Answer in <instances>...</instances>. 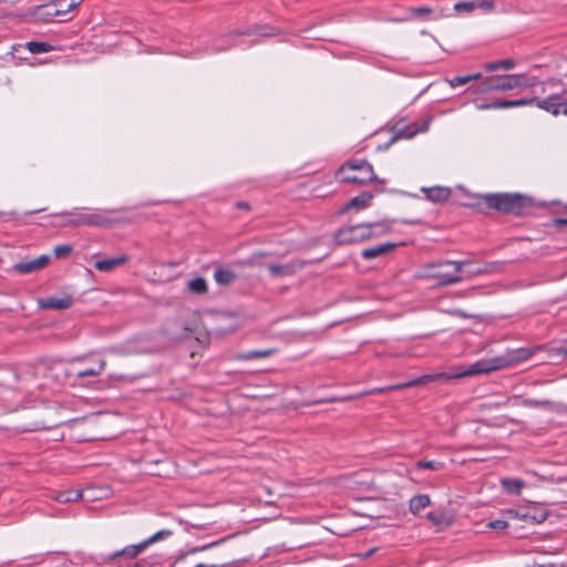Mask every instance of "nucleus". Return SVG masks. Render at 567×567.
<instances>
[{
    "instance_id": "nucleus-1",
    "label": "nucleus",
    "mask_w": 567,
    "mask_h": 567,
    "mask_svg": "<svg viewBox=\"0 0 567 567\" xmlns=\"http://www.w3.org/2000/svg\"><path fill=\"white\" fill-rule=\"evenodd\" d=\"M540 347L536 348H518L508 351L505 355L493 358V359H484L476 361L468 367H456L452 373H440V374H425L417 379L411 380L409 382L393 384L384 388H374L362 395L368 394H377V393H385L388 391H395L408 389L412 386H416L420 384H424L429 381L440 380V379H457L463 377H471L481 373H488L492 371L501 370L509 365L517 364L519 362L528 360L536 351H538Z\"/></svg>"
},
{
    "instance_id": "nucleus-2",
    "label": "nucleus",
    "mask_w": 567,
    "mask_h": 567,
    "mask_svg": "<svg viewBox=\"0 0 567 567\" xmlns=\"http://www.w3.org/2000/svg\"><path fill=\"white\" fill-rule=\"evenodd\" d=\"M482 200L488 208L504 214L523 215L533 207L530 197L516 193L486 194Z\"/></svg>"
},
{
    "instance_id": "nucleus-3",
    "label": "nucleus",
    "mask_w": 567,
    "mask_h": 567,
    "mask_svg": "<svg viewBox=\"0 0 567 567\" xmlns=\"http://www.w3.org/2000/svg\"><path fill=\"white\" fill-rule=\"evenodd\" d=\"M388 231L389 227L384 223L358 224L340 228L334 234V240L339 245H349L386 234Z\"/></svg>"
},
{
    "instance_id": "nucleus-4",
    "label": "nucleus",
    "mask_w": 567,
    "mask_h": 567,
    "mask_svg": "<svg viewBox=\"0 0 567 567\" xmlns=\"http://www.w3.org/2000/svg\"><path fill=\"white\" fill-rule=\"evenodd\" d=\"M337 176L346 183L367 184L378 181L372 165L365 159H349L337 172Z\"/></svg>"
},
{
    "instance_id": "nucleus-5",
    "label": "nucleus",
    "mask_w": 567,
    "mask_h": 567,
    "mask_svg": "<svg viewBox=\"0 0 567 567\" xmlns=\"http://www.w3.org/2000/svg\"><path fill=\"white\" fill-rule=\"evenodd\" d=\"M58 215L65 218L62 223L65 227L91 226L106 228L112 225V219L107 216L106 212L101 209L90 213L78 210L64 212Z\"/></svg>"
},
{
    "instance_id": "nucleus-6",
    "label": "nucleus",
    "mask_w": 567,
    "mask_h": 567,
    "mask_svg": "<svg viewBox=\"0 0 567 567\" xmlns=\"http://www.w3.org/2000/svg\"><path fill=\"white\" fill-rule=\"evenodd\" d=\"M470 264V260H447L436 265H430L429 268L434 270L431 276L437 279L440 285L450 286L463 280V276L461 274Z\"/></svg>"
},
{
    "instance_id": "nucleus-7",
    "label": "nucleus",
    "mask_w": 567,
    "mask_h": 567,
    "mask_svg": "<svg viewBox=\"0 0 567 567\" xmlns=\"http://www.w3.org/2000/svg\"><path fill=\"white\" fill-rule=\"evenodd\" d=\"M528 85V80L523 74L492 75L482 81L478 92L509 91Z\"/></svg>"
},
{
    "instance_id": "nucleus-8",
    "label": "nucleus",
    "mask_w": 567,
    "mask_h": 567,
    "mask_svg": "<svg viewBox=\"0 0 567 567\" xmlns=\"http://www.w3.org/2000/svg\"><path fill=\"white\" fill-rule=\"evenodd\" d=\"M172 535H173V532L171 529H162L138 544L128 545L125 548H123L122 550H117V551L109 555L105 558V560H115L118 557H125L127 559H133V558L137 557L140 554H142L146 548H148L153 544L165 540L168 537H171Z\"/></svg>"
},
{
    "instance_id": "nucleus-9",
    "label": "nucleus",
    "mask_w": 567,
    "mask_h": 567,
    "mask_svg": "<svg viewBox=\"0 0 567 567\" xmlns=\"http://www.w3.org/2000/svg\"><path fill=\"white\" fill-rule=\"evenodd\" d=\"M430 118L423 120L421 122H414L406 124L404 122L396 123L392 128V138L390 144L400 138H412L417 133H423L429 130Z\"/></svg>"
},
{
    "instance_id": "nucleus-10",
    "label": "nucleus",
    "mask_w": 567,
    "mask_h": 567,
    "mask_svg": "<svg viewBox=\"0 0 567 567\" xmlns=\"http://www.w3.org/2000/svg\"><path fill=\"white\" fill-rule=\"evenodd\" d=\"M303 266V261L297 260L285 265L269 264L267 269L274 278H281L292 276L297 270L302 269Z\"/></svg>"
},
{
    "instance_id": "nucleus-11",
    "label": "nucleus",
    "mask_w": 567,
    "mask_h": 567,
    "mask_svg": "<svg viewBox=\"0 0 567 567\" xmlns=\"http://www.w3.org/2000/svg\"><path fill=\"white\" fill-rule=\"evenodd\" d=\"M49 260L50 259L47 255H42L35 259L16 264L13 266V270L18 274H31L44 268Z\"/></svg>"
},
{
    "instance_id": "nucleus-12",
    "label": "nucleus",
    "mask_w": 567,
    "mask_h": 567,
    "mask_svg": "<svg viewBox=\"0 0 567 567\" xmlns=\"http://www.w3.org/2000/svg\"><path fill=\"white\" fill-rule=\"evenodd\" d=\"M41 308L64 310L73 305V299L70 296L64 297H47L39 300Z\"/></svg>"
},
{
    "instance_id": "nucleus-13",
    "label": "nucleus",
    "mask_w": 567,
    "mask_h": 567,
    "mask_svg": "<svg viewBox=\"0 0 567 567\" xmlns=\"http://www.w3.org/2000/svg\"><path fill=\"white\" fill-rule=\"evenodd\" d=\"M426 198L433 203H443L447 200L452 194L449 187L433 186L429 188H422Z\"/></svg>"
},
{
    "instance_id": "nucleus-14",
    "label": "nucleus",
    "mask_w": 567,
    "mask_h": 567,
    "mask_svg": "<svg viewBox=\"0 0 567 567\" xmlns=\"http://www.w3.org/2000/svg\"><path fill=\"white\" fill-rule=\"evenodd\" d=\"M426 519L436 526V530H443L453 524V517L444 511L430 512L426 514Z\"/></svg>"
},
{
    "instance_id": "nucleus-15",
    "label": "nucleus",
    "mask_w": 567,
    "mask_h": 567,
    "mask_svg": "<svg viewBox=\"0 0 567 567\" xmlns=\"http://www.w3.org/2000/svg\"><path fill=\"white\" fill-rule=\"evenodd\" d=\"M128 261V257L126 255H122L114 258H107L103 260H97L94 264L96 270L102 272H109L116 267H120Z\"/></svg>"
},
{
    "instance_id": "nucleus-16",
    "label": "nucleus",
    "mask_w": 567,
    "mask_h": 567,
    "mask_svg": "<svg viewBox=\"0 0 567 567\" xmlns=\"http://www.w3.org/2000/svg\"><path fill=\"white\" fill-rule=\"evenodd\" d=\"M395 244L391 243L381 244L374 247L363 249L361 256L367 260L374 259L391 252L395 248Z\"/></svg>"
},
{
    "instance_id": "nucleus-17",
    "label": "nucleus",
    "mask_w": 567,
    "mask_h": 567,
    "mask_svg": "<svg viewBox=\"0 0 567 567\" xmlns=\"http://www.w3.org/2000/svg\"><path fill=\"white\" fill-rule=\"evenodd\" d=\"M535 103L537 104V106L539 109L545 110V111L551 113L553 115L560 114L561 101H560V97L557 95H551L545 100L536 99Z\"/></svg>"
},
{
    "instance_id": "nucleus-18",
    "label": "nucleus",
    "mask_w": 567,
    "mask_h": 567,
    "mask_svg": "<svg viewBox=\"0 0 567 567\" xmlns=\"http://www.w3.org/2000/svg\"><path fill=\"white\" fill-rule=\"evenodd\" d=\"M431 498L426 494H419L413 496L409 502V509L410 512L416 516L419 515L424 508L430 506Z\"/></svg>"
},
{
    "instance_id": "nucleus-19",
    "label": "nucleus",
    "mask_w": 567,
    "mask_h": 567,
    "mask_svg": "<svg viewBox=\"0 0 567 567\" xmlns=\"http://www.w3.org/2000/svg\"><path fill=\"white\" fill-rule=\"evenodd\" d=\"M82 1L83 0H53V14H60V17H63L71 10L75 9Z\"/></svg>"
},
{
    "instance_id": "nucleus-20",
    "label": "nucleus",
    "mask_w": 567,
    "mask_h": 567,
    "mask_svg": "<svg viewBox=\"0 0 567 567\" xmlns=\"http://www.w3.org/2000/svg\"><path fill=\"white\" fill-rule=\"evenodd\" d=\"M106 367L105 360H100L94 367L79 370L75 372L76 380H82L86 377H97L100 375Z\"/></svg>"
},
{
    "instance_id": "nucleus-21",
    "label": "nucleus",
    "mask_w": 567,
    "mask_h": 567,
    "mask_svg": "<svg viewBox=\"0 0 567 567\" xmlns=\"http://www.w3.org/2000/svg\"><path fill=\"white\" fill-rule=\"evenodd\" d=\"M83 492L78 489H68L55 493L52 498L59 503H71L82 498Z\"/></svg>"
},
{
    "instance_id": "nucleus-22",
    "label": "nucleus",
    "mask_w": 567,
    "mask_h": 567,
    "mask_svg": "<svg viewBox=\"0 0 567 567\" xmlns=\"http://www.w3.org/2000/svg\"><path fill=\"white\" fill-rule=\"evenodd\" d=\"M372 194L370 193H361L360 195L353 197L348 204L347 206L344 207V209H350V208H363V207H367L369 206L371 199H372Z\"/></svg>"
},
{
    "instance_id": "nucleus-23",
    "label": "nucleus",
    "mask_w": 567,
    "mask_h": 567,
    "mask_svg": "<svg viewBox=\"0 0 567 567\" xmlns=\"http://www.w3.org/2000/svg\"><path fill=\"white\" fill-rule=\"evenodd\" d=\"M235 278H236L235 272L229 269L218 268L214 272V279L219 285H224V286L229 285L235 280Z\"/></svg>"
},
{
    "instance_id": "nucleus-24",
    "label": "nucleus",
    "mask_w": 567,
    "mask_h": 567,
    "mask_svg": "<svg viewBox=\"0 0 567 567\" xmlns=\"http://www.w3.org/2000/svg\"><path fill=\"white\" fill-rule=\"evenodd\" d=\"M502 486L507 493L519 495L524 486V482L518 478H503Z\"/></svg>"
},
{
    "instance_id": "nucleus-25",
    "label": "nucleus",
    "mask_w": 567,
    "mask_h": 567,
    "mask_svg": "<svg viewBox=\"0 0 567 567\" xmlns=\"http://www.w3.org/2000/svg\"><path fill=\"white\" fill-rule=\"evenodd\" d=\"M188 290L193 293L203 295L207 292V282L204 278L197 277L188 281Z\"/></svg>"
},
{
    "instance_id": "nucleus-26",
    "label": "nucleus",
    "mask_w": 567,
    "mask_h": 567,
    "mask_svg": "<svg viewBox=\"0 0 567 567\" xmlns=\"http://www.w3.org/2000/svg\"><path fill=\"white\" fill-rule=\"evenodd\" d=\"M481 78H482L481 73H473V74L463 75V76H454L452 79H447L446 81L449 82V84L452 87H456L460 85H465V84L470 83L471 81L478 80Z\"/></svg>"
},
{
    "instance_id": "nucleus-27",
    "label": "nucleus",
    "mask_w": 567,
    "mask_h": 567,
    "mask_svg": "<svg viewBox=\"0 0 567 567\" xmlns=\"http://www.w3.org/2000/svg\"><path fill=\"white\" fill-rule=\"evenodd\" d=\"M274 353H275L274 349L252 350V351H247L245 353H241L239 355V358L243 360L264 359V358L270 357Z\"/></svg>"
},
{
    "instance_id": "nucleus-28",
    "label": "nucleus",
    "mask_w": 567,
    "mask_h": 567,
    "mask_svg": "<svg viewBox=\"0 0 567 567\" xmlns=\"http://www.w3.org/2000/svg\"><path fill=\"white\" fill-rule=\"evenodd\" d=\"M25 47L33 54L47 53L53 49L49 43L38 41H30Z\"/></svg>"
},
{
    "instance_id": "nucleus-29",
    "label": "nucleus",
    "mask_w": 567,
    "mask_h": 567,
    "mask_svg": "<svg viewBox=\"0 0 567 567\" xmlns=\"http://www.w3.org/2000/svg\"><path fill=\"white\" fill-rule=\"evenodd\" d=\"M515 66V61L512 60V59H505V60H501V61H497V62H489V63H486L485 64V70L486 71H495L497 69H505V70H511Z\"/></svg>"
},
{
    "instance_id": "nucleus-30",
    "label": "nucleus",
    "mask_w": 567,
    "mask_h": 567,
    "mask_svg": "<svg viewBox=\"0 0 567 567\" xmlns=\"http://www.w3.org/2000/svg\"><path fill=\"white\" fill-rule=\"evenodd\" d=\"M503 514L509 519H519L523 522L534 519V517H530L528 513H526V512L523 513L520 511L513 509V508H508V509L504 511Z\"/></svg>"
},
{
    "instance_id": "nucleus-31",
    "label": "nucleus",
    "mask_w": 567,
    "mask_h": 567,
    "mask_svg": "<svg viewBox=\"0 0 567 567\" xmlns=\"http://www.w3.org/2000/svg\"><path fill=\"white\" fill-rule=\"evenodd\" d=\"M416 467L420 470L441 471L444 468V464L436 461H419Z\"/></svg>"
},
{
    "instance_id": "nucleus-32",
    "label": "nucleus",
    "mask_w": 567,
    "mask_h": 567,
    "mask_svg": "<svg viewBox=\"0 0 567 567\" xmlns=\"http://www.w3.org/2000/svg\"><path fill=\"white\" fill-rule=\"evenodd\" d=\"M535 101H536V97H534L532 100L520 99V100H516V101H504V100H502V106H503V109H509V107H516V106H523V105L533 104V103H535Z\"/></svg>"
},
{
    "instance_id": "nucleus-33",
    "label": "nucleus",
    "mask_w": 567,
    "mask_h": 567,
    "mask_svg": "<svg viewBox=\"0 0 567 567\" xmlns=\"http://www.w3.org/2000/svg\"><path fill=\"white\" fill-rule=\"evenodd\" d=\"M476 8V2L474 1H470V2H457L455 3L454 6V9L456 11H465V12H471L473 11L474 9Z\"/></svg>"
},
{
    "instance_id": "nucleus-34",
    "label": "nucleus",
    "mask_w": 567,
    "mask_h": 567,
    "mask_svg": "<svg viewBox=\"0 0 567 567\" xmlns=\"http://www.w3.org/2000/svg\"><path fill=\"white\" fill-rule=\"evenodd\" d=\"M53 251L55 257L63 258L72 251V247L70 245H59L54 248Z\"/></svg>"
},
{
    "instance_id": "nucleus-35",
    "label": "nucleus",
    "mask_w": 567,
    "mask_h": 567,
    "mask_svg": "<svg viewBox=\"0 0 567 567\" xmlns=\"http://www.w3.org/2000/svg\"><path fill=\"white\" fill-rule=\"evenodd\" d=\"M486 527L491 529L504 530L508 527V522L506 519H495L489 522Z\"/></svg>"
},
{
    "instance_id": "nucleus-36",
    "label": "nucleus",
    "mask_w": 567,
    "mask_h": 567,
    "mask_svg": "<svg viewBox=\"0 0 567 567\" xmlns=\"http://www.w3.org/2000/svg\"><path fill=\"white\" fill-rule=\"evenodd\" d=\"M476 109L480 111L491 110V109H503L502 100L494 101L492 103H481L476 104Z\"/></svg>"
},
{
    "instance_id": "nucleus-37",
    "label": "nucleus",
    "mask_w": 567,
    "mask_h": 567,
    "mask_svg": "<svg viewBox=\"0 0 567 567\" xmlns=\"http://www.w3.org/2000/svg\"><path fill=\"white\" fill-rule=\"evenodd\" d=\"M470 266H472V262L466 266L464 268V270L462 272H464L465 275L463 276V279L464 278H472L478 274H482L484 270L482 268H470Z\"/></svg>"
},
{
    "instance_id": "nucleus-38",
    "label": "nucleus",
    "mask_w": 567,
    "mask_h": 567,
    "mask_svg": "<svg viewBox=\"0 0 567 567\" xmlns=\"http://www.w3.org/2000/svg\"><path fill=\"white\" fill-rule=\"evenodd\" d=\"M431 12H432V9L429 7H419V8L411 9V14L414 17H425Z\"/></svg>"
},
{
    "instance_id": "nucleus-39",
    "label": "nucleus",
    "mask_w": 567,
    "mask_h": 567,
    "mask_svg": "<svg viewBox=\"0 0 567 567\" xmlns=\"http://www.w3.org/2000/svg\"><path fill=\"white\" fill-rule=\"evenodd\" d=\"M476 7L482 8L486 11H492L495 8V4L491 0H481L476 2Z\"/></svg>"
},
{
    "instance_id": "nucleus-40",
    "label": "nucleus",
    "mask_w": 567,
    "mask_h": 567,
    "mask_svg": "<svg viewBox=\"0 0 567 567\" xmlns=\"http://www.w3.org/2000/svg\"><path fill=\"white\" fill-rule=\"evenodd\" d=\"M172 567H190V566H186V557H185V556H182V557L177 558V559L172 564Z\"/></svg>"
},
{
    "instance_id": "nucleus-41",
    "label": "nucleus",
    "mask_w": 567,
    "mask_h": 567,
    "mask_svg": "<svg viewBox=\"0 0 567 567\" xmlns=\"http://www.w3.org/2000/svg\"><path fill=\"white\" fill-rule=\"evenodd\" d=\"M45 8H47V10H48V11L45 12V16H47V17H50V18L60 17V14H53V10H54V9L52 8V3H51V4H49V6H45Z\"/></svg>"
},
{
    "instance_id": "nucleus-42",
    "label": "nucleus",
    "mask_w": 567,
    "mask_h": 567,
    "mask_svg": "<svg viewBox=\"0 0 567 567\" xmlns=\"http://www.w3.org/2000/svg\"><path fill=\"white\" fill-rule=\"evenodd\" d=\"M236 207L239 209H249L250 208V206L247 202H238L236 204Z\"/></svg>"
},
{
    "instance_id": "nucleus-43",
    "label": "nucleus",
    "mask_w": 567,
    "mask_h": 567,
    "mask_svg": "<svg viewBox=\"0 0 567 567\" xmlns=\"http://www.w3.org/2000/svg\"><path fill=\"white\" fill-rule=\"evenodd\" d=\"M560 113L567 115V102L561 101V109Z\"/></svg>"
},
{
    "instance_id": "nucleus-44",
    "label": "nucleus",
    "mask_w": 567,
    "mask_h": 567,
    "mask_svg": "<svg viewBox=\"0 0 567 567\" xmlns=\"http://www.w3.org/2000/svg\"><path fill=\"white\" fill-rule=\"evenodd\" d=\"M557 352L563 355H567V347H559Z\"/></svg>"
},
{
    "instance_id": "nucleus-45",
    "label": "nucleus",
    "mask_w": 567,
    "mask_h": 567,
    "mask_svg": "<svg viewBox=\"0 0 567 567\" xmlns=\"http://www.w3.org/2000/svg\"><path fill=\"white\" fill-rule=\"evenodd\" d=\"M556 225H567V219L557 218L555 219Z\"/></svg>"
},
{
    "instance_id": "nucleus-46",
    "label": "nucleus",
    "mask_w": 567,
    "mask_h": 567,
    "mask_svg": "<svg viewBox=\"0 0 567 567\" xmlns=\"http://www.w3.org/2000/svg\"><path fill=\"white\" fill-rule=\"evenodd\" d=\"M190 567H214V565H206V564H196Z\"/></svg>"
},
{
    "instance_id": "nucleus-47",
    "label": "nucleus",
    "mask_w": 567,
    "mask_h": 567,
    "mask_svg": "<svg viewBox=\"0 0 567 567\" xmlns=\"http://www.w3.org/2000/svg\"><path fill=\"white\" fill-rule=\"evenodd\" d=\"M43 210H44V208H40V209H34V210L28 212L27 214L28 215H32V214L40 213V212H43Z\"/></svg>"
},
{
    "instance_id": "nucleus-48",
    "label": "nucleus",
    "mask_w": 567,
    "mask_h": 567,
    "mask_svg": "<svg viewBox=\"0 0 567 567\" xmlns=\"http://www.w3.org/2000/svg\"><path fill=\"white\" fill-rule=\"evenodd\" d=\"M526 404H529V405H538V403H537L536 401L526 402Z\"/></svg>"
},
{
    "instance_id": "nucleus-49",
    "label": "nucleus",
    "mask_w": 567,
    "mask_h": 567,
    "mask_svg": "<svg viewBox=\"0 0 567 567\" xmlns=\"http://www.w3.org/2000/svg\"><path fill=\"white\" fill-rule=\"evenodd\" d=\"M373 551H374V549H371V550L367 554V557L371 556Z\"/></svg>"
}]
</instances>
